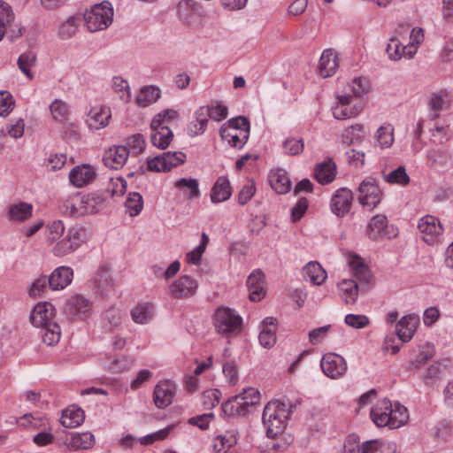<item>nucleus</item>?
<instances>
[{
  "instance_id": "nucleus-24",
  "label": "nucleus",
  "mask_w": 453,
  "mask_h": 453,
  "mask_svg": "<svg viewBox=\"0 0 453 453\" xmlns=\"http://www.w3.org/2000/svg\"><path fill=\"white\" fill-rule=\"evenodd\" d=\"M336 165L332 158L319 163L314 168V177L321 185H327L333 182L336 177Z\"/></svg>"
},
{
  "instance_id": "nucleus-54",
  "label": "nucleus",
  "mask_w": 453,
  "mask_h": 453,
  "mask_svg": "<svg viewBox=\"0 0 453 453\" xmlns=\"http://www.w3.org/2000/svg\"><path fill=\"white\" fill-rule=\"evenodd\" d=\"M276 319L265 318L261 323L258 340H276Z\"/></svg>"
},
{
  "instance_id": "nucleus-37",
  "label": "nucleus",
  "mask_w": 453,
  "mask_h": 453,
  "mask_svg": "<svg viewBox=\"0 0 453 453\" xmlns=\"http://www.w3.org/2000/svg\"><path fill=\"white\" fill-rule=\"evenodd\" d=\"M366 134V130L362 124H355L348 127L342 131L341 141L346 145H350L353 142L361 140Z\"/></svg>"
},
{
  "instance_id": "nucleus-4",
  "label": "nucleus",
  "mask_w": 453,
  "mask_h": 453,
  "mask_svg": "<svg viewBox=\"0 0 453 453\" xmlns=\"http://www.w3.org/2000/svg\"><path fill=\"white\" fill-rule=\"evenodd\" d=\"M260 393L254 388L243 389L242 393L232 396L222 404V411L228 416H246L250 408L259 403Z\"/></svg>"
},
{
  "instance_id": "nucleus-48",
  "label": "nucleus",
  "mask_w": 453,
  "mask_h": 453,
  "mask_svg": "<svg viewBox=\"0 0 453 453\" xmlns=\"http://www.w3.org/2000/svg\"><path fill=\"white\" fill-rule=\"evenodd\" d=\"M125 206L131 217L137 216L143 208L142 196L137 192L130 193L126 200Z\"/></svg>"
},
{
  "instance_id": "nucleus-29",
  "label": "nucleus",
  "mask_w": 453,
  "mask_h": 453,
  "mask_svg": "<svg viewBox=\"0 0 453 453\" xmlns=\"http://www.w3.org/2000/svg\"><path fill=\"white\" fill-rule=\"evenodd\" d=\"M209 122L207 110L198 108L194 113V119L188 126V134L196 137L203 134Z\"/></svg>"
},
{
  "instance_id": "nucleus-6",
  "label": "nucleus",
  "mask_w": 453,
  "mask_h": 453,
  "mask_svg": "<svg viewBox=\"0 0 453 453\" xmlns=\"http://www.w3.org/2000/svg\"><path fill=\"white\" fill-rule=\"evenodd\" d=\"M93 303L84 296H71L63 307L65 316L71 321H84L92 314Z\"/></svg>"
},
{
  "instance_id": "nucleus-27",
  "label": "nucleus",
  "mask_w": 453,
  "mask_h": 453,
  "mask_svg": "<svg viewBox=\"0 0 453 453\" xmlns=\"http://www.w3.org/2000/svg\"><path fill=\"white\" fill-rule=\"evenodd\" d=\"M303 278L313 285H322L327 278V273L317 261H311L303 268Z\"/></svg>"
},
{
  "instance_id": "nucleus-3",
  "label": "nucleus",
  "mask_w": 453,
  "mask_h": 453,
  "mask_svg": "<svg viewBox=\"0 0 453 453\" xmlns=\"http://www.w3.org/2000/svg\"><path fill=\"white\" fill-rule=\"evenodd\" d=\"M84 25L89 32L106 29L113 20V8L110 2L94 4L83 14Z\"/></svg>"
},
{
  "instance_id": "nucleus-30",
  "label": "nucleus",
  "mask_w": 453,
  "mask_h": 453,
  "mask_svg": "<svg viewBox=\"0 0 453 453\" xmlns=\"http://www.w3.org/2000/svg\"><path fill=\"white\" fill-rule=\"evenodd\" d=\"M84 418L85 414L83 410L73 405L62 411L59 422L65 427L73 428L81 426Z\"/></svg>"
},
{
  "instance_id": "nucleus-10",
  "label": "nucleus",
  "mask_w": 453,
  "mask_h": 453,
  "mask_svg": "<svg viewBox=\"0 0 453 453\" xmlns=\"http://www.w3.org/2000/svg\"><path fill=\"white\" fill-rule=\"evenodd\" d=\"M358 200L364 206L376 207L382 197V191L379 188L378 180L372 177L365 179L358 187Z\"/></svg>"
},
{
  "instance_id": "nucleus-13",
  "label": "nucleus",
  "mask_w": 453,
  "mask_h": 453,
  "mask_svg": "<svg viewBox=\"0 0 453 453\" xmlns=\"http://www.w3.org/2000/svg\"><path fill=\"white\" fill-rule=\"evenodd\" d=\"M353 193L347 188L337 189L333 195L330 202V208L334 214L342 218L351 209Z\"/></svg>"
},
{
  "instance_id": "nucleus-35",
  "label": "nucleus",
  "mask_w": 453,
  "mask_h": 453,
  "mask_svg": "<svg viewBox=\"0 0 453 453\" xmlns=\"http://www.w3.org/2000/svg\"><path fill=\"white\" fill-rule=\"evenodd\" d=\"M155 306L151 303L137 304L131 310V317L134 322L138 324L149 323L154 317Z\"/></svg>"
},
{
  "instance_id": "nucleus-39",
  "label": "nucleus",
  "mask_w": 453,
  "mask_h": 453,
  "mask_svg": "<svg viewBox=\"0 0 453 453\" xmlns=\"http://www.w3.org/2000/svg\"><path fill=\"white\" fill-rule=\"evenodd\" d=\"M160 96L159 89L154 86L143 87L138 96H136L135 103L140 107H146L155 103Z\"/></svg>"
},
{
  "instance_id": "nucleus-62",
  "label": "nucleus",
  "mask_w": 453,
  "mask_h": 453,
  "mask_svg": "<svg viewBox=\"0 0 453 453\" xmlns=\"http://www.w3.org/2000/svg\"><path fill=\"white\" fill-rule=\"evenodd\" d=\"M48 241L55 242L58 241L65 232V226L62 220H54L52 223L48 225Z\"/></svg>"
},
{
  "instance_id": "nucleus-64",
  "label": "nucleus",
  "mask_w": 453,
  "mask_h": 453,
  "mask_svg": "<svg viewBox=\"0 0 453 453\" xmlns=\"http://www.w3.org/2000/svg\"><path fill=\"white\" fill-rule=\"evenodd\" d=\"M339 453H360V443L356 434H350L346 439L343 449Z\"/></svg>"
},
{
  "instance_id": "nucleus-41",
  "label": "nucleus",
  "mask_w": 453,
  "mask_h": 453,
  "mask_svg": "<svg viewBox=\"0 0 453 453\" xmlns=\"http://www.w3.org/2000/svg\"><path fill=\"white\" fill-rule=\"evenodd\" d=\"M94 441L95 437L89 432L71 434L69 445L74 449H88L93 446Z\"/></svg>"
},
{
  "instance_id": "nucleus-57",
  "label": "nucleus",
  "mask_w": 453,
  "mask_h": 453,
  "mask_svg": "<svg viewBox=\"0 0 453 453\" xmlns=\"http://www.w3.org/2000/svg\"><path fill=\"white\" fill-rule=\"evenodd\" d=\"M175 187L179 189H183V188H187L189 190V193H188L189 198H196L200 196L198 181L196 179H192V178L180 179L175 182Z\"/></svg>"
},
{
  "instance_id": "nucleus-56",
  "label": "nucleus",
  "mask_w": 453,
  "mask_h": 453,
  "mask_svg": "<svg viewBox=\"0 0 453 453\" xmlns=\"http://www.w3.org/2000/svg\"><path fill=\"white\" fill-rule=\"evenodd\" d=\"M424 34L420 27H413L410 33V42L407 44L409 49L408 58H412L416 54L418 46L423 42Z\"/></svg>"
},
{
  "instance_id": "nucleus-34",
  "label": "nucleus",
  "mask_w": 453,
  "mask_h": 453,
  "mask_svg": "<svg viewBox=\"0 0 453 453\" xmlns=\"http://www.w3.org/2000/svg\"><path fill=\"white\" fill-rule=\"evenodd\" d=\"M349 265L353 272L354 276L360 283L368 284L372 279L371 271L364 264L363 259L357 256H351L349 259Z\"/></svg>"
},
{
  "instance_id": "nucleus-26",
  "label": "nucleus",
  "mask_w": 453,
  "mask_h": 453,
  "mask_svg": "<svg viewBox=\"0 0 453 453\" xmlns=\"http://www.w3.org/2000/svg\"><path fill=\"white\" fill-rule=\"evenodd\" d=\"M232 188L230 181L226 176H220L211 188L210 197L213 203L225 202L230 198Z\"/></svg>"
},
{
  "instance_id": "nucleus-25",
  "label": "nucleus",
  "mask_w": 453,
  "mask_h": 453,
  "mask_svg": "<svg viewBox=\"0 0 453 453\" xmlns=\"http://www.w3.org/2000/svg\"><path fill=\"white\" fill-rule=\"evenodd\" d=\"M111 110L105 106L92 108L87 119V124L90 129L98 130L106 127L111 119Z\"/></svg>"
},
{
  "instance_id": "nucleus-52",
  "label": "nucleus",
  "mask_w": 453,
  "mask_h": 453,
  "mask_svg": "<svg viewBox=\"0 0 453 453\" xmlns=\"http://www.w3.org/2000/svg\"><path fill=\"white\" fill-rule=\"evenodd\" d=\"M36 55L32 51L21 54L18 59V65L20 71L29 79H33L30 68L35 65Z\"/></svg>"
},
{
  "instance_id": "nucleus-31",
  "label": "nucleus",
  "mask_w": 453,
  "mask_h": 453,
  "mask_svg": "<svg viewBox=\"0 0 453 453\" xmlns=\"http://www.w3.org/2000/svg\"><path fill=\"white\" fill-rule=\"evenodd\" d=\"M269 181L271 187L279 194H286L291 189L290 178L283 169H276L271 172Z\"/></svg>"
},
{
  "instance_id": "nucleus-38",
  "label": "nucleus",
  "mask_w": 453,
  "mask_h": 453,
  "mask_svg": "<svg viewBox=\"0 0 453 453\" xmlns=\"http://www.w3.org/2000/svg\"><path fill=\"white\" fill-rule=\"evenodd\" d=\"M446 93H434L429 100V118L432 120L439 118L441 111L444 109L448 103Z\"/></svg>"
},
{
  "instance_id": "nucleus-55",
  "label": "nucleus",
  "mask_w": 453,
  "mask_h": 453,
  "mask_svg": "<svg viewBox=\"0 0 453 453\" xmlns=\"http://www.w3.org/2000/svg\"><path fill=\"white\" fill-rule=\"evenodd\" d=\"M112 88L115 93L119 94V98L127 103L131 98V92L128 82L121 77H113L112 79Z\"/></svg>"
},
{
  "instance_id": "nucleus-9",
  "label": "nucleus",
  "mask_w": 453,
  "mask_h": 453,
  "mask_svg": "<svg viewBox=\"0 0 453 453\" xmlns=\"http://www.w3.org/2000/svg\"><path fill=\"white\" fill-rule=\"evenodd\" d=\"M397 234L398 229L393 225H389L387 217L380 214L373 216L366 227V235L372 240L382 237L391 239L396 237Z\"/></svg>"
},
{
  "instance_id": "nucleus-47",
  "label": "nucleus",
  "mask_w": 453,
  "mask_h": 453,
  "mask_svg": "<svg viewBox=\"0 0 453 453\" xmlns=\"http://www.w3.org/2000/svg\"><path fill=\"white\" fill-rule=\"evenodd\" d=\"M384 180L390 184L401 186H406L410 183V177L406 173L405 167L402 165L385 174Z\"/></svg>"
},
{
  "instance_id": "nucleus-28",
  "label": "nucleus",
  "mask_w": 453,
  "mask_h": 453,
  "mask_svg": "<svg viewBox=\"0 0 453 453\" xmlns=\"http://www.w3.org/2000/svg\"><path fill=\"white\" fill-rule=\"evenodd\" d=\"M338 67L337 54L331 49L325 50L319 59V73L323 78L332 76Z\"/></svg>"
},
{
  "instance_id": "nucleus-43",
  "label": "nucleus",
  "mask_w": 453,
  "mask_h": 453,
  "mask_svg": "<svg viewBox=\"0 0 453 453\" xmlns=\"http://www.w3.org/2000/svg\"><path fill=\"white\" fill-rule=\"evenodd\" d=\"M390 417H392V426L395 428H398L401 426L407 423L409 419V414L407 409L400 404L399 403H395V404L391 403V408H389Z\"/></svg>"
},
{
  "instance_id": "nucleus-58",
  "label": "nucleus",
  "mask_w": 453,
  "mask_h": 453,
  "mask_svg": "<svg viewBox=\"0 0 453 453\" xmlns=\"http://www.w3.org/2000/svg\"><path fill=\"white\" fill-rule=\"evenodd\" d=\"M15 101L7 90H0V116L6 117L13 110Z\"/></svg>"
},
{
  "instance_id": "nucleus-50",
  "label": "nucleus",
  "mask_w": 453,
  "mask_h": 453,
  "mask_svg": "<svg viewBox=\"0 0 453 453\" xmlns=\"http://www.w3.org/2000/svg\"><path fill=\"white\" fill-rule=\"evenodd\" d=\"M200 108L207 110L208 119L215 121H221L227 117V107L219 102H211L210 105L201 106Z\"/></svg>"
},
{
  "instance_id": "nucleus-49",
  "label": "nucleus",
  "mask_w": 453,
  "mask_h": 453,
  "mask_svg": "<svg viewBox=\"0 0 453 453\" xmlns=\"http://www.w3.org/2000/svg\"><path fill=\"white\" fill-rule=\"evenodd\" d=\"M50 111L52 118L58 122L66 120L69 116V106L60 99H56L50 104Z\"/></svg>"
},
{
  "instance_id": "nucleus-22",
  "label": "nucleus",
  "mask_w": 453,
  "mask_h": 453,
  "mask_svg": "<svg viewBox=\"0 0 453 453\" xmlns=\"http://www.w3.org/2000/svg\"><path fill=\"white\" fill-rule=\"evenodd\" d=\"M73 272L68 266L56 268L48 277V284L52 290H62L67 287L73 279Z\"/></svg>"
},
{
  "instance_id": "nucleus-45",
  "label": "nucleus",
  "mask_w": 453,
  "mask_h": 453,
  "mask_svg": "<svg viewBox=\"0 0 453 453\" xmlns=\"http://www.w3.org/2000/svg\"><path fill=\"white\" fill-rule=\"evenodd\" d=\"M33 207L27 203L12 204L9 209L10 219L12 220L23 221L32 215Z\"/></svg>"
},
{
  "instance_id": "nucleus-40",
  "label": "nucleus",
  "mask_w": 453,
  "mask_h": 453,
  "mask_svg": "<svg viewBox=\"0 0 453 453\" xmlns=\"http://www.w3.org/2000/svg\"><path fill=\"white\" fill-rule=\"evenodd\" d=\"M407 48V44L403 45L399 38L393 36L387 46L386 51L391 60L397 61L401 59L402 57L408 58L409 49Z\"/></svg>"
},
{
  "instance_id": "nucleus-20",
  "label": "nucleus",
  "mask_w": 453,
  "mask_h": 453,
  "mask_svg": "<svg viewBox=\"0 0 453 453\" xmlns=\"http://www.w3.org/2000/svg\"><path fill=\"white\" fill-rule=\"evenodd\" d=\"M389 408H391V402L385 398L378 402L377 405L371 410V418L377 426H388L391 429L392 417H390Z\"/></svg>"
},
{
  "instance_id": "nucleus-8",
  "label": "nucleus",
  "mask_w": 453,
  "mask_h": 453,
  "mask_svg": "<svg viewBox=\"0 0 453 453\" xmlns=\"http://www.w3.org/2000/svg\"><path fill=\"white\" fill-rule=\"evenodd\" d=\"M186 154L181 151H166L148 159V169L152 172H167L172 168L184 164Z\"/></svg>"
},
{
  "instance_id": "nucleus-61",
  "label": "nucleus",
  "mask_w": 453,
  "mask_h": 453,
  "mask_svg": "<svg viewBox=\"0 0 453 453\" xmlns=\"http://www.w3.org/2000/svg\"><path fill=\"white\" fill-rule=\"evenodd\" d=\"M178 117V112L173 109H166L157 113L151 120L150 127H159L165 123L175 119Z\"/></svg>"
},
{
  "instance_id": "nucleus-19",
  "label": "nucleus",
  "mask_w": 453,
  "mask_h": 453,
  "mask_svg": "<svg viewBox=\"0 0 453 453\" xmlns=\"http://www.w3.org/2000/svg\"><path fill=\"white\" fill-rule=\"evenodd\" d=\"M351 96L342 95L337 96V102L333 107V115L336 119H346L356 117L361 109L356 105L351 106Z\"/></svg>"
},
{
  "instance_id": "nucleus-44",
  "label": "nucleus",
  "mask_w": 453,
  "mask_h": 453,
  "mask_svg": "<svg viewBox=\"0 0 453 453\" xmlns=\"http://www.w3.org/2000/svg\"><path fill=\"white\" fill-rule=\"evenodd\" d=\"M435 352L434 345L431 342H423L418 347V355L415 359L411 362V365L415 367L420 366L426 360L431 358Z\"/></svg>"
},
{
  "instance_id": "nucleus-18",
  "label": "nucleus",
  "mask_w": 453,
  "mask_h": 453,
  "mask_svg": "<svg viewBox=\"0 0 453 453\" xmlns=\"http://www.w3.org/2000/svg\"><path fill=\"white\" fill-rule=\"evenodd\" d=\"M96 176V170L89 165H77L69 173L70 182L76 188H82L91 183Z\"/></svg>"
},
{
  "instance_id": "nucleus-7",
  "label": "nucleus",
  "mask_w": 453,
  "mask_h": 453,
  "mask_svg": "<svg viewBox=\"0 0 453 453\" xmlns=\"http://www.w3.org/2000/svg\"><path fill=\"white\" fill-rule=\"evenodd\" d=\"M87 237L86 230L81 226L70 227L62 240L53 248L54 255L63 257L78 249Z\"/></svg>"
},
{
  "instance_id": "nucleus-12",
  "label": "nucleus",
  "mask_w": 453,
  "mask_h": 453,
  "mask_svg": "<svg viewBox=\"0 0 453 453\" xmlns=\"http://www.w3.org/2000/svg\"><path fill=\"white\" fill-rule=\"evenodd\" d=\"M176 385L169 380H164L159 381L153 392V401L158 409H165L169 406L176 394Z\"/></svg>"
},
{
  "instance_id": "nucleus-1",
  "label": "nucleus",
  "mask_w": 453,
  "mask_h": 453,
  "mask_svg": "<svg viewBox=\"0 0 453 453\" xmlns=\"http://www.w3.org/2000/svg\"><path fill=\"white\" fill-rule=\"evenodd\" d=\"M55 314L53 305L49 302L38 303L30 316L31 323L41 328L42 340H57L60 338V326L52 321Z\"/></svg>"
},
{
  "instance_id": "nucleus-46",
  "label": "nucleus",
  "mask_w": 453,
  "mask_h": 453,
  "mask_svg": "<svg viewBox=\"0 0 453 453\" xmlns=\"http://www.w3.org/2000/svg\"><path fill=\"white\" fill-rule=\"evenodd\" d=\"M237 443L236 434L234 432H226V434L218 435L213 443V449L219 453L226 451Z\"/></svg>"
},
{
  "instance_id": "nucleus-11",
  "label": "nucleus",
  "mask_w": 453,
  "mask_h": 453,
  "mask_svg": "<svg viewBox=\"0 0 453 453\" xmlns=\"http://www.w3.org/2000/svg\"><path fill=\"white\" fill-rule=\"evenodd\" d=\"M320 365L325 375L331 379L341 377L347 370L344 358L335 353L325 354L321 358Z\"/></svg>"
},
{
  "instance_id": "nucleus-14",
  "label": "nucleus",
  "mask_w": 453,
  "mask_h": 453,
  "mask_svg": "<svg viewBox=\"0 0 453 453\" xmlns=\"http://www.w3.org/2000/svg\"><path fill=\"white\" fill-rule=\"evenodd\" d=\"M418 228L424 234L423 239L428 244L434 243L443 232L440 220L432 215H426L421 218Z\"/></svg>"
},
{
  "instance_id": "nucleus-17",
  "label": "nucleus",
  "mask_w": 453,
  "mask_h": 453,
  "mask_svg": "<svg viewBox=\"0 0 453 453\" xmlns=\"http://www.w3.org/2000/svg\"><path fill=\"white\" fill-rule=\"evenodd\" d=\"M417 314H409L401 318L395 324V334L399 340H411L419 326Z\"/></svg>"
},
{
  "instance_id": "nucleus-21",
  "label": "nucleus",
  "mask_w": 453,
  "mask_h": 453,
  "mask_svg": "<svg viewBox=\"0 0 453 453\" xmlns=\"http://www.w3.org/2000/svg\"><path fill=\"white\" fill-rule=\"evenodd\" d=\"M92 280L95 288L102 295L114 289L115 282L111 275V268L108 265H101L95 273Z\"/></svg>"
},
{
  "instance_id": "nucleus-15",
  "label": "nucleus",
  "mask_w": 453,
  "mask_h": 453,
  "mask_svg": "<svg viewBox=\"0 0 453 453\" xmlns=\"http://www.w3.org/2000/svg\"><path fill=\"white\" fill-rule=\"evenodd\" d=\"M197 288L198 284L196 280L184 275L169 286V293L176 299L188 298L196 294Z\"/></svg>"
},
{
  "instance_id": "nucleus-16",
  "label": "nucleus",
  "mask_w": 453,
  "mask_h": 453,
  "mask_svg": "<svg viewBox=\"0 0 453 453\" xmlns=\"http://www.w3.org/2000/svg\"><path fill=\"white\" fill-rule=\"evenodd\" d=\"M128 156L129 150L127 146L115 145L105 150L103 160L106 167L117 170L126 164Z\"/></svg>"
},
{
  "instance_id": "nucleus-53",
  "label": "nucleus",
  "mask_w": 453,
  "mask_h": 453,
  "mask_svg": "<svg viewBox=\"0 0 453 453\" xmlns=\"http://www.w3.org/2000/svg\"><path fill=\"white\" fill-rule=\"evenodd\" d=\"M88 213H96L104 208V199L99 195H88L81 200Z\"/></svg>"
},
{
  "instance_id": "nucleus-5",
  "label": "nucleus",
  "mask_w": 453,
  "mask_h": 453,
  "mask_svg": "<svg viewBox=\"0 0 453 453\" xmlns=\"http://www.w3.org/2000/svg\"><path fill=\"white\" fill-rule=\"evenodd\" d=\"M214 319L217 331L225 337H236L242 330V319L233 309H217Z\"/></svg>"
},
{
  "instance_id": "nucleus-32",
  "label": "nucleus",
  "mask_w": 453,
  "mask_h": 453,
  "mask_svg": "<svg viewBox=\"0 0 453 453\" xmlns=\"http://www.w3.org/2000/svg\"><path fill=\"white\" fill-rule=\"evenodd\" d=\"M219 134L222 140L227 141L230 146L242 149L247 142L250 133L236 129H226V126H223L219 129Z\"/></svg>"
},
{
  "instance_id": "nucleus-2",
  "label": "nucleus",
  "mask_w": 453,
  "mask_h": 453,
  "mask_svg": "<svg viewBox=\"0 0 453 453\" xmlns=\"http://www.w3.org/2000/svg\"><path fill=\"white\" fill-rule=\"evenodd\" d=\"M288 414L287 413V405L284 402L277 401L268 403L264 408L262 420L266 427V435L274 438L280 434L285 426Z\"/></svg>"
},
{
  "instance_id": "nucleus-60",
  "label": "nucleus",
  "mask_w": 453,
  "mask_h": 453,
  "mask_svg": "<svg viewBox=\"0 0 453 453\" xmlns=\"http://www.w3.org/2000/svg\"><path fill=\"white\" fill-rule=\"evenodd\" d=\"M283 150L286 154L296 156L303 152V142L302 139L293 137L287 138L283 142Z\"/></svg>"
},
{
  "instance_id": "nucleus-42",
  "label": "nucleus",
  "mask_w": 453,
  "mask_h": 453,
  "mask_svg": "<svg viewBox=\"0 0 453 453\" xmlns=\"http://www.w3.org/2000/svg\"><path fill=\"white\" fill-rule=\"evenodd\" d=\"M375 140L381 149L391 147L394 142V127L390 124L380 127L375 134Z\"/></svg>"
},
{
  "instance_id": "nucleus-36",
  "label": "nucleus",
  "mask_w": 453,
  "mask_h": 453,
  "mask_svg": "<svg viewBox=\"0 0 453 453\" xmlns=\"http://www.w3.org/2000/svg\"><path fill=\"white\" fill-rule=\"evenodd\" d=\"M341 296L346 303H354L357 298L359 285L355 280H342L338 284Z\"/></svg>"
},
{
  "instance_id": "nucleus-33",
  "label": "nucleus",
  "mask_w": 453,
  "mask_h": 453,
  "mask_svg": "<svg viewBox=\"0 0 453 453\" xmlns=\"http://www.w3.org/2000/svg\"><path fill=\"white\" fill-rule=\"evenodd\" d=\"M151 143L159 149L165 150L170 144L173 134L172 130L165 125H160L159 127H150Z\"/></svg>"
},
{
  "instance_id": "nucleus-59",
  "label": "nucleus",
  "mask_w": 453,
  "mask_h": 453,
  "mask_svg": "<svg viewBox=\"0 0 453 453\" xmlns=\"http://www.w3.org/2000/svg\"><path fill=\"white\" fill-rule=\"evenodd\" d=\"M126 146L129 150V152L131 151L133 154L138 155L144 150L146 142L142 134H136L127 138Z\"/></svg>"
},
{
  "instance_id": "nucleus-23",
  "label": "nucleus",
  "mask_w": 453,
  "mask_h": 453,
  "mask_svg": "<svg viewBox=\"0 0 453 453\" xmlns=\"http://www.w3.org/2000/svg\"><path fill=\"white\" fill-rule=\"evenodd\" d=\"M247 287L250 291V299L258 302L265 296V275L260 270L252 272L247 279Z\"/></svg>"
},
{
  "instance_id": "nucleus-51",
  "label": "nucleus",
  "mask_w": 453,
  "mask_h": 453,
  "mask_svg": "<svg viewBox=\"0 0 453 453\" xmlns=\"http://www.w3.org/2000/svg\"><path fill=\"white\" fill-rule=\"evenodd\" d=\"M81 20L80 16H73L64 22L60 27L58 34L62 39H69L73 37L77 31L78 26Z\"/></svg>"
},
{
  "instance_id": "nucleus-63",
  "label": "nucleus",
  "mask_w": 453,
  "mask_h": 453,
  "mask_svg": "<svg viewBox=\"0 0 453 453\" xmlns=\"http://www.w3.org/2000/svg\"><path fill=\"white\" fill-rule=\"evenodd\" d=\"M442 368L441 364L435 363L430 365L423 375V380L426 384H432L441 378Z\"/></svg>"
}]
</instances>
